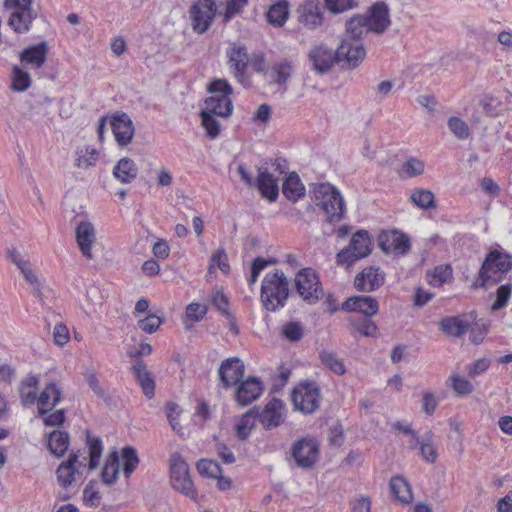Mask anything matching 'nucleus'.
I'll return each instance as SVG.
<instances>
[{"label": "nucleus", "mask_w": 512, "mask_h": 512, "mask_svg": "<svg viewBox=\"0 0 512 512\" xmlns=\"http://www.w3.org/2000/svg\"><path fill=\"white\" fill-rule=\"evenodd\" d=\"M321 362L337 375H343L346 371L343 361L337 355L330 351L320 353Z\"/></svg>", "instance_id": "09e8293b"}, {"label": "nucleus", "mask_w": 512, "mask_h": 512, "mask_svg": "<svg viewBox=\"0 0 512 512\" xmlns=\"http://www.w3.org/2000/svg\"><path fill=\"white\" fill-rule=\"evenodd\" d=\"M53 339L56 345L64 346L70 340L69 330L63 323H58L53 329Z\"/></svg>", "instance_id": "052dcab7"}, {"label": "nucleus", "mask_w": 512, "mask_h": 512, "mask_svg": "<svg viewBox=\"0 0 512 512\" xmlns=\"http://www.w3.org/2000/svg\"><path fill=\"white\" fill-rule=\"evenodd\" d=\"M11 89L16 92H24L31 85V77L27 71L18 66H14L11 76Z\"/></svg>", "instance_id": "37998d69"}, {"label": "nucleus", "mask_w": 512, "mask_h": 512, "mask_svg": "<svg viewBox=\"0 0 512 512\" xmlns=\"http://www.w3.org/2000/svg\"><path fill=\"white\" fill-rule=\"evenodd\" d=\"M433 438V433L428 431L421 439H419L418 444L422 458L429 463H434L438 458Z\"/></svg>", "instance_id": "ea45409f"}, {"label": "nucleus", "mask_w": 512, "mask_h": 512, "mask_svg": "<svg viewBox=\"0 0 512 512\" xmlns=\"http://www.w3.org/2000/svg\"><path fill=\"white\" fill-rule=\"evenodd\" d=\"M257 418L265 429L278 427L285 418V404L281 400L273 398L261 412L258 411Z\"/></svg>", "instance_id": "dca6fc26"}, {"label": "nucleus", "mask_w": 512, "mask_h": 512, "mask_svg": "<svg viewBox=\"0 0 512 512\" xmlns=\"http://www.w3.org/2000/svg\"><path fill=\"white\" fill-rule=\"evenodd\" d=\"M447 124L451 133L458 139L464 140L470 136L469 126L462 119L453 116L448 119Z\"/></svg>", "instance_id": "603ef678"}, {"label": "nucleus", "mask_w": 512, "mask_h": 512, "mask_svg": "<svg viewBox=\"0 0 512 512\" xmlns=\"http://www.w3.org/2000/svg\"><path fill=\"white\" fill-rule=\"evenodd\" d=\"M379 246L387 254H405L410 248L409 238L398 231L384 232L379 236Z\"/></svg>", "instance_id": "6ab92c4d"}, {"label": "nucleus", "mask_w": 512, "mask_h": 512, "mask_svg": "<svg viewBox=\"0 0 512 512\" xmlns=\"http://www.w3.org/2000/svg\"><path fill=\"white\" fill-rule=\"evenodd\" d=\"M319 446L314 439L303 438L297 441L292 448V456L298 466L309 468L318 458Z\"/></svg>", "instance_id": "ddd939ff"}, {"label": "nucleus", "mask_w": 512, "mask_h": 512, "mask_svg": "<svg viewBox=\"0 0 512 512\" xmlns=\"http://www.w3.org/2000/svg\"><path fill=\"white\" fill-rule=\"evenodd\" d=\"M217 11L215 0H197L190 8V18L194 31L206 32L211 26Z\"/></svg>", "instance_id": "9b49d317"}, {"label": "nucleus", "mask_w": 512, "mask_h": 512, "mask_svg": "<svg viewBox=\"0 0 512 512\" xmlns=\"http://www.w3.org/2000/svg\"><path fill=\"white\" fill-rule=\"evenodd\" d=\"M244 363L237 357L229 358L220 365L218 374L224 388H230L237 384L244 376Z\"/></svg>", "instance_id": "f3484780"}, {"label": "nucleus", "mask_w": 512, "mask_h": 512, "mask_svg": "<svg viewBox=\"0 0 512 512\" xmlns=\"http://www.w3.org/2000/svg\"><path fill=\"white\" fill-rule=\"evenodd\" d=\"M309 59L318 73L327 72L332 67L335 59L340 61L336 55V51L333 52L331 49L324 46L313 48L309 53Z\"/></svg>", "instance_id": "a878e982"}, {"label": "nucleus", "mask_w": 512, "mask_h": 512, "mask_svg": "<svg viewBox=\"0 0 512 512\" xmlns=\"http://www.w3.org/2000/svg\"><path fill=\"white\" fill-rule=\"evenodd\" d=\"M138 174L135 162L130 158L120 159L113 169V175L121 183H131Z\"/></svg>", "instance_id": "2f4dec72"}, {"label": "nucleus", "mask_w": 512, "mask_h": 512, "mask_svg": "<svg viewBox=\"0 0 512 512\" xmlns=\"http://www.w3.org/2000/svg\"><path fill=\"white\" fill-rule=\"evenodd\" d=\"M162 323V319L156 316L155 314H150L144 319L138 321V326L141 330L146 333H154L157 331L159 326Z\"/></svg>", "instance_id": "13d9d810"}, {"label": "nucleus", "mask_w": 512, "mask_h": 512, "mask_svg": "<svg viewBox=\"0 0 512 512\" xmlns=\"http://www.w3.org/2000/svg\"><path fill=\"white\" fill-rule=\"evenodd\" d=\"M385 275L376 267H367L355 277V287L358 290L371 292L384 284Z\"/></svg>", "instance_id": "4be33fe9"}, {"label": "nucleus", "mask_w": 512, "mask_h": 512, "mask_svg": "<svg viewBox=\"0 0 512 512\" xmlns=\"http://www.w3.org/2000/svg\"><path fill=\"white\" fill-rule=\"evenodd\" d=\"M69 447V434L65 431L55 430L50 433L48 448L56 457H62Z\"/></svg>", "instance_id": "f704fd0d"}, {"label": "nucleus", "mask_w": 512, "mask_h": 512, "mask_svg": "<svg viewBox=\"0 0 512 512\" xmlns=\"http://www.w3.org/2000/svg\"><path fill=\"white\" fill-rule=\"evenodd\" d=\"M33 0H4V6L12 10L9 17V26L19 34L30 30L37 13L32 8Z\"/></svg>", "instance_id": "39448f33"}, {"label": "nucleus", "mask_w": 512, "mask_h": 512, "mask_svg": "<svg viewBox=\"0 0 512 512\" xmlns=\"http://www.w3.org/2000/svg\"><path fill=\"white\" fill-rule=\"evenodd\" d=\"M258 409L252 408L247 411L236 425L237 435L240 439H246L255 425Z\"/></svg>", "instance_id": "79ce46f5"}, {"label": "nucleus", "mask_w": 512, "mask_h": 512, "mask_svg": "<svg viewBox=\"0 0 512 512\" xmlns=\"http://www.w3.org/2000/svg\"><path fill=\"white\" fill-rule=\"evenodd\" d=\"M227 57L234 77L240 83H244L249 61L246 47L238 43H232L227 51Z\"/></svg>", "instance_id": "4468645a"}, {"label": "nucleus", "mask_w": 512, "mask_h": 512, "mask_svg": "<svg viewBox=\"0 0 512 512\" xmlns=\"http://www.w3.org/2000/svg\"><path fill=\"white\" fill-rule=\"evenodd\" d=\"M75 236L82 255L88 260L93 259L92 247L96 242L94 225L88 221H80L75 229Z\"/></svg>", "instance_id": "aec40b11"}, {"label": "nucleus", "mask_w": 512, "mask_h": 512, "mask_svg": "<svg viewBox=\"0 0 512 512\" xmlns=\"http://www.w3.org/2000/svg\"><path fill=\"white\" fill-rule=\"evenodd\" d=\"M132 369L144 395L151 399L155 394V380L152 373L142 360H137Z\"/></svg>", "instance_id": "cd10ccee"}, {"label": "nucleus", "mask_w": 512, "mask_h": 512, "mask_svg": "<svg viewBox=\"0 0 512 512\" xmlns=\"http://www.w3.org/2000/svg\"><path fill=\"white\" fill-rule=\"evenodd\" d=\"M211 94L205 101V109L201 111L202 125L207 136L215 139L220 134V122L217 116L228 118L233 111V104L230 95L233 93L231 84L222 78L214 79L207 86Z\"/></svg>", "instance_id": "f257e3e1"}, {"label": "nucleus", "mask_w": 512, "mask_h": 512, "mask_svg": "<svg viewBox=\"0 0 512 512\" xmlns=\"http://www.w3.org/2000/svg\"><path fill=\"white\" fill-rule=\"evenodd\" d=\"M79 457V452H72L68 460L63 461L56 470L57 481L64 488L71 486L75 480V474L77 473L75 464L84 465L83 462L79 461Z\"/></svg>", "instance_id": "393cba45"}, {"label": "nucleus", "mask_w": 512, "mask_h": 512, "mask_svg": "<svg viewBox=\"0 0 512 512\" xmlns=\"http://www.w3.org/2000/svg\"><path fill=\"white\" fill-rule=\"evenodd\" d=\"M110 123L116 142L123 147L130 144L134 136L131 118L126 113L115 114Z\"/></svg>", "instance_id": "a211bd4d"}, {"label": "nucleus", "mask_w": 512, "mask_h": 512, "mask_svg": "<svg viewBox=\"0 0 512 512\" xmlns=\"http://www.w3.org/2000/svg\"><path fill=\"white\" fill-rule=\"evenodd\" d=\"M263 384L259 378L249 377L242 381L236 390L235 399L241 406H246L260 397Z\"/></svg>", "instance_id": "412c9836"}, {"label": "nucleus", "mask_w": 512, "mask_h": 512, "mask_svg": "<svg viewBox=\"0 0 512 512\" xmlns=\"http://www.w3.org/2000/svg\"><path fill=\"white\" fill-rule=\"evenodd\" d=\"M512 269V257L498 250L490 252L484 260L480 277L483 285L486 281L492 279L495 282L501 280V274L507 273Z\"/></svg>", "instance_id": "9d476101"}, {"label": "nucleus", "mask_w": 512, "mask_h": 512, "mask_svg": "<svg viewBox=\"0 0 512 512\" xmlns=\"http://www.w3.org/2000/svg\"><path fill=\"white\" fill-rule=\"evenodd\" d=\"M247 2L248 0H229L224 14V21L228 22L234 15L239 13Z\"/></svg>", "instance_id": "69168bd1"}, {"label": "nucleus", "mask_w": 512, "mask_h": 512, "mask_svg": "<svg viewBox=\"0 0 512 512\" xmlns=\"http://www.w3.org/2000/svg\"><path fill=\"white\" fill-rule=\"evenodd\" d=\"M282 334L291 342L299 341L304 335L303 325L298 321L287 322L282 326Z\"/></svg>", "instance_id": "5fc2aeb1"}, {"label": "nucleus", "mask_w": 512, "mask_h": 512, "mask_svg": "<svg viewBox=\"0 0 512 512\" xmlns=\"http://www.w3.org/2000/svg\"><path fill=\"white\" fill-rule=\"evenodd\" d=\"M170 481L172 487L177 491L191 499L196 498L197 493L190 478L188 464L177 453L170 458Z\"/></svg>", "instance_id": "6e6552de"}, {"label": "nucleus", "mask_w": 512, "mask_h": 512, "mask_svg": "<svg viewBox=\"0 0 512 512\" xmlns=\"http://www.w3.org/2000/svg\"><path fill=\"white\" fill-rule=\"evenodd\" d=\"M350 324L354 331L365 337H376L378 334L377 325L368 318H350Z\"/></svg>", "instance_id": "c03bdc74"}, {"label": "nucleus", "mask_w": 512, "mask_h": 512, "mask_svg": "<svg viewBox=\"0 0 512 512\" xmlns=\"http://www.w3.org/2000/svg\"><path fill=\"white\" fill-rule=\"evenodd\" d=\"M451 274L452 271L449 267H436L432 274L430 284L433 286H441L451 277Z\"/></svg>", "instance_id": "e2e57ef3"}, {"label": "nucleus", "mask_w": 512, "mask_h": 512, "mask_svg": "<svg viewBox=\"0 0 512 512\" xmlns=\"http://www.w3.org/2000/svg\"><path fill=\"white\" fill-rule=\"evenodd\" d=\"M342 309L347 312H359L366 317H371L378 313L379 304L371 296H352L342 304Z\"/></svg>", "instance_id": "5701e85b"}, {"label": "nucleus", "mask_w": 512, "mask_h": 512, "mask_svg": "<svg viewBox=\"0 0 512 512\" xmlns=\"http://www.w3.org/2000/svg\"><path fill=\"white\" fill-rule=\"evenodd\" d=\"M207 313V306L199 303H191L186 308V315L193 321H200Z\"/></svg>", "instance_id": "680f3d73"}, {"label": "nucleus", "mask_w": 512, "mask_h": 512, "mask_svg": "<svg viewBox=\"0 0 512 512\" xmlns=\"http://www.w3.org/2000/svg\"><path fill=\"white\" fill-rule=\"evenodd\" d=\"M44 416L43 422L46 426H58L65 421V411L63 409L50 411L47 414H40Z\"/></svg>", "instance_id": "0e129e2a"}, {"label": "nucleus", "mask_w": 512, "mask_h": 512, "mask_svg": "<svg viewBox=\"0 0 512 512\" xmlns=\"http://www.w3.org/2000/svg\"><path fill=\"white\" fill-rule=\"evenodd\" d=\"M119 474V455L118 452H111L101 472L103 483L111 485L116 482Z\"/></svg>", "instance_id": "c9c22d12"}, {"label": "nucleus", "mask_w": 512, "mask_h": 512, "mask_svg": "<svg viewBox=\"0 0 512 512\" xmlns=\"http://www.w3.org/2000/svg\"><path fill=\"white\" fill-rule=\"evenodd\" d=\"M325 8L332 14H341L358 6L357 0H324Z\"/></svg>", "instance_id": "3c124183"}, {"label": "nucleus", "mask_w": 512, "mask_h": 512, "mask_svg": "<svg viewBox=\"0 0 512 512\" xmlns=\"http://www.w3.org/2000/svg\"><path fill=\"white\" fill-rule=\"evenodd\" d=\"M364 15L367 16L370 31L375 34H383L391 24L389 8L384 2L375 3Z\"/></svg>", "instance_id": "2eb2a0df"}, {"label": "nucleus", "mask_w": 512, "mask_h": 512, "mask_svg": "<svg viewBox=\"0 0 512 512\" xmlns=\"http://www.w3.org/2000/svg\"><path fill=\"white\" fill-rule=\"evenodd\" d=\"M449 381L451 382V388L457 395H468L473 391L472 384L458 374L451 375Z\"/></svg>", "instance_id": "6e6d98bb"}, {"label": "nucleus", "mask_w": 512, "mask_h": 512, "mask_svg": "<svg viewBox=\"0 0 512 512\" xmlns=\"http://www.w3.org/2000/svg\"><path fill=\"white\" fill-rule=\"evenodd\" d=\"M87 446L89 449V469L94 470L99 465V460L102 455L103 445L98 437H93L87 432Z\"/></svg>", "instance_id": "a18cd8bd"}, {"label": "nucleus", "mask_w": 512, "mask_h": 512, "mask_svg": "<svg viewBox=\"0 0 512 512\" xmlns=\"http://www.w3.org/2000/svg\"><path fill=\"white\" fill-rule=\"evenodd\" d=\"M122 461L124 474L128 478L134 472L139 463V458L137 456L136 450L132 447L123 448Z\"/></svg>", "instance_id": "8fccbe9b"}, {"label": "nucleus", "mask_w": 512, "mask_h": 512, "mask_svg": "<svg viewBox=\"0 0 512 512\" xmlns=\"http://www.w3.org/2000/svg\"><path fill=\"white\" fill-rule=\"evenodd\" d=\"M295 286L303 301L314 304L322 297L323 291L317 273L312 268H304L295 276Z\"/></svg>", "instance_id": "1a4fd4ad"}, {"label": "nucleus", "mask_w": 512, "mask_h": 512, "mask_svg": "<svg viewBox=\"0 0 512 512\" xmlns=\"http://www.w3.org/2000/svg\"><path fill=\"white\" fill-rule=\"evenodd\" d=\"M425 163L416 157H409L401 166L400 173L406 177L413 178L424 173Z\"/></svg>", "instance_id": "de8ad7c7"}, {"label": "nucleus", "mask_w": 512, "mask_h": 512, "mask_svg": "<svg viewBox=\"0 0 512 512\" xmlns=\"http://www.w3.org/2000/svg\"><path fill=\"white\" fill-rule=\"evenodd\" d=\"M62 400V387L56 382L46 384L37 399L39 414H47Z\"/></svg>", "instance_id": "b1692460"}, {"label": "nucleus", "mask_w": 512, "mask_h": 512, "mask_svg": "<svg viewBox=\"0 0 512 512\" xmlns=\"http://www.w3.org/2000/svg\"><path fill=\"white\" fill-rule=\"evenodd\" d=\"M99 151L93 147H82L76 151L75 165L81 169H88L96 164Z\"/></svg>", "instance_id": "4c0bfd02"}, {"label": "nucleus", "mask_w": 512, "mask_h": 512, "mask_svg": "<svg viewBox=\"0 0 512 512\" xmlns=\"http://www.w3.org/2000/svg\"><path fill=\"white\" fill-rule=\"evenodd\" d=\"M291 74L292 66L290 62L284 60L277 62L272 66L269 72V78L272 82L278 85H283L290 78Z\"/></svg>", "instance_id": "a19ab883"}, {"label": "nucleus", "mask_w": 512, "mask_h": 512, "mask_svg": "<svg viewBox=\"0 0 512 512\" xmlns=\"http://www.w3.org/2000/svg\"><path fill=\"white\" fill-rule=\"evenodd\" d=\"M411 201L421 209H430L435 207L434 194L427 189H416L410 196Z\"/></svg>", "instance_id": "49530a36"}, {"label": "nucleus", "mask_w": 512, "mask_h": 512, "mask_svg": "<svg viewBox=\"0 0 512 512\" xmlns=\"http://www.w3.org/2000/svg\"><path fill=\"white\" fill-rule=\"evenodd\" d=\"M372 241L367 231L359 230L351 238L349 245L336 255L338 265L351 266L371 253Z\"/></svg>", "instance_id": "0eeeda50"}, {"label": "nucleus", "mask_w": 512, "mask_h": 512, "mask_svg": "<svg viewBox=\"0 0 512 512\" xmlns=\"http://www.w3.org/2000/svg\"><path fill=\"white\" fill-rule=\"evenodd\" d=\"M255 184L263 197L270 201L277 199L279 193L277 180L266 168H258V176Z\"/></svg>", "instance_id": "bb28decb"}, {"label": "nucleus", "mask_w": 512, "mask_h": 512, "mask_svg": "<svg viewBox=\"0 0 512 512\" xmlns=\"http://www.w3.org/2000/svg\"><path fill=\"white\" fill-rule=\"evenodd\" d=\"M166 413L172 429L180 433L182 429L178 421L179 415L181 413L180 407L175 403H169L166 407Z\"/></svg>", "instance_id": "bf43d9fd"}, {"label": "nucleus", "mask_w": 512, "mask_h": 512, "mask_svg": "<svg viewBox=\"0 0 512 512\" xmlns=\"http://www.w3.org/2000/svg\"><path fill=\"white\" fill-rule=\"evenodd\" d=\"M282 192L287 199L293 202L304 196L305 187L295 172L290 173L285 179Z\"/></svg>", "instance_id": "72a5a7b5"}, {"label": "nucleus", "mask_w": 512, "mask_h": 512, "mask_svg": "<svg viewBox=\"0 0 512 512\" xmlns=\"http://www.w3.org/2000/svg\"><path fill=\"white\" fill-rule=\"evenodd\" d=\"M48 45L46 42H41L25 48L20 53L22 62L31 65L32 68H40L47 59Z\"/></svg>", "instance_id": "c85d7f7f"}, {"label": "nucleus", "mask_w": 512, "mask_h": 512, "mask_svg": "<svg viewBox=\"0 0 512 512\" xmlns=\"http://www.w3.org/2000/svg\"><path fill=\"white\" fill-rule=\"evenodd\" d=\"M438 398L431 392H424L422 397V407L427 415H432L438 406Z\"/></svg>", "instance_id": "338daca9"}, {"label": "nucleus", "mask_w": 512, "mask_h": 512, "mask_svg": "<svg viewBox=\"0 0 512 512\" xmlns=\"http://www.w3.org/2000/svg\"><path fill=\"white\" fill-rule=\"evenodd\" d=\"M511 293H512V284L507 283V284L501 285L496 291V301L493 303L491 309L493 311H497V310L504 308L507 305V303L511 297Z\"/></svg>", "instance_id": "4d7b16f0"}, {"label": "nucleus", "mask_w": 512, "mask_h": 512, "mask_svg": "<svg viewBox=\"0 0 512 512\" xmlns=\"http://www.w3.org/2000/svg\"><path fill=\"white\" fill-rule=\"evenodd\" d=\"M289 17V3L279 0L270 6L266 13L267 22L275 27H282Z\"/></svg>", "instance_id": "473e14b6"}, {"label": "nucleus", "mask_w": 512, "mask_h": 512, "mask_svg": "<svg viewBox=\"0 0 512 512\" xmlns=\"http://www.w3.org/2000/svg\"><path fill=\"white\" fill-rule=\"evenodd\" d=\"M289 295V285L283 271L267 273L261 285L260 299L268 311H276L284 307Z\"/></svg>", "instance_id": "20e7f679"}, {"label": "nucleus", "mask_w": 512, "mask_h": 512, "mask_svg": "<svg viewBox=\"0 0 512 512\" xmlns=\"http://www.w3.org/2000/svg\"><path fill=\"white\" fill-rule=\"evenodd\" d=\"M469 322L462 316H448L441 319L440 330L451 337H460L469 328Z\"/></svg>", "instance_id": "c756f323"}, {"label": "nucleus", "mask_w": 512, "mask_h": 512, "mask_svg": "<svg viewBox=\"0 0 512 512\" xmlns=\"http://www.w3.org/2000/svg\"><path fill=\"white\" fill-rule=\"evenodd\" d=\"M198 472L213 479L218 478L222 474L220 465L214 460L201 459L197 463Z\"/></svg>", "instance_id": "864d4df0"}, {"label": "nucleus", "mask_w": 512, "mask_h": 512, "mask_svg": "<svg viewBox=\"0 0 512 512\" xmlns=\"http://www.w3.org/2000/svg\"><path fill=\"white\" fill-rule=\"evenodd\" d=\"M20 271L23 274L25 280L32 286L33 290L39 293L41 289V283L37 275L33 271L30 263L26 265L24 268H22Z\"/></svg>", "instance_id": "774afa93"}, {"label": "nucleus", "mask_w": 512, "mask_h": 512, "mask_svg": "<svg viewBox=\"0 0 512 512\" xmlns=\"http://www.w3.org/2000/svg\"><path fill=\"white\" fill-rule=\"evenodd\" d=\"M39 382V377L36 375H28L21 381L19 393L24 406L32 405L37 401V387Z\"/></svg>", "instance_id": "7c9ffc66"}, {"label": "nucleus", "mask_w": 512, "mask_h": 512, "mask_svg": "<svg viewBox=\"0 0 512 512\" xmlns=\"http://www.w3.org/2000/svg\"><path fill=\"white\" fill-rule=\"evenodd\" d=\"M216 268H219L224 274H229L230 272L228 256L225 249L222 247L212 254L208 266L207 277L212 278Z\"/></svg>", "instance_id": "58836bf2"}, {"label": "nucleus", "mask_w": 512, "mask_h": 512, "mask_svg": "<svg viewBox=\"0 0 512 512\" xmlns=\"http://www.w3.org/2000/svg\"><path fill=\"white\" fill-rule=\"evenodd\" d=\"M291 398L294 410L305 415L312 414L320 407V388L315 382L300 383L293 389Z\"/></svg>", "instance_id": "423d86ee"}, {"label": "nucleus", "mask_w": 512, "mask_h": 512, "mask_svg": "<svg viewBox=\"0 0 512 512\" xmlns=\"http://www.w3.org/2000/svg\"><path fill=\"white\" fill-rule=\"evenodd\" d=\"M295 13L298 23L307 30H315L323 25L324 14L318 0H303Z\"/></svg>", "instance_id": "f8f14e48"}, {"label": "nucleus", "mask_w": 512, "mask_h": 512, "mask_svg": "<svg viewBox=\"0 0 512 512\" xmlns=\"http://www.w3.org/2000/svg\"><path fill=\"white\" fill-rule=\"evenodd\" d=\"M370 31L367 16L357 14L346 21V34L336 49L339 60H345L350 68L357 67L365 58L362 38Z\"/></svg>", "instance_id": "f03ea898"}, {"label": "nucleus", "mask_w": 512, "mask_h": 512, "mask_svg": "<svg viewBox=\"0 0 512 512\" xmlns=\"http://www.w3.org/2000/svg\"><path fill=\"white\" fill-rule=\"evenodd\" d=\"M390 488L396 499L408 504L413 500V494L408 482L400 476H395L390 481Z\"/></svg>", "instance_id": "e433bc0d"}, {"label": "nucleus", "mask_w": 512, "mask_h": 512, "mask_svg": "<svg viewBox=\"0 0 512 512\" xmlns=\"http://www.w3.org/2000/svg\"><path fill=\"white\" fill-rule=\"evenodd\" d=\"M312 199L326 215L330 224L339 222L344 216L345 205L339 191L329 183L311 185Z\"/></svg>", "instance_id": "7ed1b4c3"}]
</instances>
